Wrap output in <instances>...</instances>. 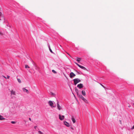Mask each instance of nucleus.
<instances>
[{
  "label": "nucleus",
  "mask_w": 134,
  "mask_h": 134,
  "mask_svg": "<svg viewBox=\"0 0 134 134\" xmlns=\"http://www.w3.org/2000/svg\"><path fill=\"white\" fill-rule=\"evenodd\" d=\"M79 98L82 100L85 103H88V101L81 94L78 95Z\"/></svg>",
  "instance_id": "1"
},
{
  "label": "nucleus",
  "mask_w": 134,
  "mask_h": 134,
  "mask_svg": "<svg viewBox=\"0 0 134 134\" xmlns=\"http://www.w3.org/2000/svg\"><path fill=\"white\" fill-rule=\"evenodd\" d=\"M48 104L49 105L51 106L52 108H54L55 107L56 105H53V101L49 100L48 102Z\"/></svg>",
  "instance_id": "2"
},
{
  "label": "nucleus",
  "mask_w": 134,
  "mask_h": 134,
  "mask_svg": "<svg viewBox=\"0 0 134 134\" xmlns=\"http://www.w3.org/2000/svg\"><path fill=\"white\" fill-rule=\"evenodd\" d=\"M75 85L80 81V80L78 79H75L73 80Z\"/></svg>",
  "instance_id": "3"
},
{
  "label": "nucleus",
  "mask_w": 134,
  "mask_h": 134,
  "mask_svg": "<svg viewBox=\"0 0 134 134\" xmlns=\"http://www.w3.org/2000/svg\"><path fill=\"white\" fill-rule=\"evenodd\" d=\"M75 63L78 66H79L80 68L81 69H83L84 70H87V69L85 68L83 66H82L80 65L79 64H78V63H75Z\"/></svg>",
  "instance_id": "4"
},
{
  "label": "nucleus",
  "mask_w": 134,
  "mask_h": 134,
  "mask_svg": "<svg viewBox=\"0 0 134 134\" xmlns=\"http://www.w3.org/2000/svg\"><path fill=\"white\" fill-rule=\"evenodd\" d=\"M59 118L61 120H63L64 118V115H61L59 114Z\"/></svg>",
  "instance_id": "5"
},
{
  "label": "nucleus",
  "mask_w": 134,
  "mask_h": 134,
  "mask_svg": "<svg viewBox=\"0 0 134 134\" xmlns=\"http://www.w3.org/2000/svg\"><path fill=\"white\" fill-rule=\"evenodd\" d=\"M64 124L67 127H69L70 126V125L66 121H64Z\"/></svg>",
  "instance_id": "6"
},
{
  "label": "nucleus",
  "mask_w": 134,
  "mask_h": 134,
  "mask_svg": "<svg viewBox=\"0 0 134 134\" xmlns=\"http://www.w3.org/2000/svg\"><path fill=\"white\" fill-rule=\"evenodd\" d=\"M77 87L80 89H81L83 88V85L82 84L80 83L77 85Z\"/></svg>",
  "instance_id": "7"
},
{
  "label": "nucleus",
  "mask_w": 134,
  "mask_h": 134,
  "mask_svg": "<svg viewBox=\"0 0 134 134\" xmlns=\"http://www.w3.org/2000/svg\"><path fill=\"white\" fill-rule=\"evenodd\" d=\"M75 76V75L73 72H71L70 74V77L72 78Z\"/></svg>",
  "instance_id": "8"
},
{
  "label": "nucleus",
  "mask_w": 134,
  "mask_h": 134,
  "mask_svg": "<svg viewBox=\"0 0 134 134\" xmlns=\"http://www.w3.org/2000/svg\"><path fill=\"white\" fill-rule=\"evenodd\" d=\"M57 107L58 109L59 110H60L62 109V107L60 106L58 101L57 103Z\"/></svg>",
  "instance_id": "9"
},
{
  "label": "nucleus",
  "mask_w": 134,
  "mask_h": 134,
  "mask_svg": "<svg viewBox=\"0 0 134 134\" xmlns=\"http://www.w3.org/2000/svg\"><path fill=\"white\" fill-rule=\"evenodd\" d=\"M71 119L73 123H75V122L76 120L74 116H72Z\"/></svg>",
  "instance_id": "10"
},
{
  "label": "nucleus",
  "mask_w": 134,
  "mask_h": 134,
  "mask_svg": "<svg viewBox=\"0 0 134 134\" xmlns=\"http://www.w3.org/2000/svg\"><path fill=\"white\" fill-rule=\"evenodd\" d=\"M22 90L24 92H26L27 93H29V91H28L25 88H23Z\"/></svg>",
  "instance_id": "11"
},
{
  "label": "nucleus",
  "mask_w": 134,
  "mask_h": 134,
  "mask_svg": "<svg viewBox=\"0 0 134 134\" xmlns=\"http://www.w3.org/2000/svg\"><path fill=\"white\" fill-rule=\"evenodd\" d=\"M11 95H15V91L13 90H12L11 92Z\"/></svg>",
  "instance_id": "12"
},
{
  "label": "nucleus",
  "mask_w": 134,
  "mask_h": 134,
  "mask_svg": "<svg viewBox=\"0 0 134 134\" xmlns=\"http://www.w3.org/2000/svg\"><path fill=\"white\" fill-rule=\"evenodd\" d=\"M82 94L83 96H85L86 95V93H85V91H84V90L82 91Z\"/></svg>",
  "instance_id": "13"
},
{
  "label": "nucleus",
  "mask_w": 134,
  "mask_h": 134,
  "mask_svg": "<svg viewBox=\"0 0 134 134\" xmlns=\"http://www.w3.org/2000/svg\"><path fill=\"white\" fill-rule=\"evenodd\" d=\"M4 119H5L2 116L0 115V120H3Z\"/></svg>",
  "instance_id": "14"
},
{
  "label": "nucleus",
  "mask_w": 134,
  "mask_h": 134,
  "mask_svg": "<svg viewBox=\"0 0 134 134\" xmlns=\"http://www.w3.org/2000/svg\"><path fill=\"white\" fill-rule=\"evenodd\" d=\"M76 60L78 62H79L81 60V58H77L76 59Z\"/></svg>",
  "instance_id": "15"
},
{
  "label": "nucleus",
  "mask_w": 134,
  "mask_h": 134,
  "mask_svg": "<svg viewBox=\"0 0 134 134\" xmlns=\"http://www.w3.org/2000/svg\"><path fill=\"white\" fill-rule=\"evenodd\" d=\"M17 80H18V82L19 83H21V80H20V79H17Z\"/></svg>",
  "instance_id": "16"
},
{
  "label": "nucleus",
  "mask_w": 134,
  "mask_h": 134,
  "mask_svg": "<svg viewBox=\"0 0 134 134\" xmlns=\"http://www.w3.org/2000/svg\"><path fill=\"white\" fill-rule=\"evenodd\" d=\"M25 68H29L30 67L27 65H25Z\"/></svg>",
  "instance_id": "17"
},
{
  "label": "nucleus",
  "mask_w": 134,
  "mask_h": 134,
  "mask_svg": "<svg viewBox=\"0 0 134 134\" xmlns=\"http://www.w3.org/2000/svg\"><path fill=\"white\" fill-rule=\"evenodd\" d=\"M52 72L56 74L57 73V72L56 71L54 70H52Z\"/></svg>",
  "instance_id": "18"
},
{
  "label": "nucleus",
  "mask_w": 134,
  "mask_h": 134,
  "mask_svg": "<svg viewBox=\"0 0 134 134\" xmlns=\"http://www.w3.org/2000/svg\"><path fill=\"white\" fill-rule=\"evenodd\" d=\"M11 122L12 124H15L16 123V122L14 121H12Z\"/></svg>",
  "instance_id": "19"
},
{
  "label": "nucleus",
  "mask_w": 134,
  "mask_h": 134,
  "mask_svg": "<svg viewBox=\"0 0 134 134\" xmlns=\"http://www.w3.org/2000/svg\"><path fill=\"white\" fill-rule=\"evenodd\" d=\"M39 134H43V133L40 131H39L38 132Z\"/></svg>",
  "instance_id": "20"
},
{
  "label": "nucleus",
  "mask_w": 134,
  "mask_h": 134,
  "mask_svg": "<svg viewBox=\"0 0 134 134\" xmlns=\"http://www.w3.org/2000/svg\"><path fill=\"white\" fill-rule=\"evenodd\" d=\"M75 90L76 92L77 93H78L77 91H78V90L77 89V88H75Z\"/></svg>",
  "instance_id": "21"
},
{
  "label": "nucleus",
  "mask_w": 134,
  "mask_h": 134,
  "mask_svg": "<svg viewBox=\"0 0 134 134\" xmlns=\"http://www.w3.org/2000/svg\"><path fill=\"white\" fill-rule=\"evenodd\" d=\"M0 35H3V34L1 32V31H0Z\"/></svg>",
  "instance_id": "22"
},
{
  "label": "nucleus",
  "mask_w": 134,
  "mask_h": 134,
  "mask_svg": "<svg viewBox=\"0 0 134 134\" xmlns=\"http://www.w3.org/2000/svg\"><path fill=\"white\" fill-rule=\"evenodd\" d=\"M49 49L50 51L52 53V50L50 48H49Z\"/></svg>",
  "instance_id": "23"
},
{
  "label": "nucleus",
  "mask_w": 134,
  "mask_h": 134,
  "mask_svg": "<svg viewBox=\"0 0 134 134\" xmlns=\"http://www.w3.org/2000/svg\"><path fill=\"white\" fill-rule=\"evenodd\" d=\"M2 14L1 13V12H0V16H2Z\"/></svg>",
  "instance_id": "24"
},
{
  "label": "nucleus",
  "mask_w": 134,
  "mask_h": 134,
  "mask_svg": "<svg viewBox=\"0 0 134 134\" xmlns=\"http://www.w3.org/2000/svg\"><path fill=\"white\" fill-rule=\"evenodd\" d=\"M10 77V76L8 75L7 76V77H6V78H7V79H9V78Z\"/></svg>",
  "instance_id": "25"
},
{
  "label": "nucleus",
  "mask_w": 134,
  "mask_h": 134,
  "mask_svg": "<svg viewBox=\"0 0 134 134\" xmlns=\"http://www.w3.org/2000/svg\"><path fill=\"white\" fill-rule=\"evenodd\" d=\"M3 76V77H4V78H5L6 79H7V78H6V77H5V76Z\"/></svg>",
  "instance_id": "26"
},
{
  "label": "nucleus",
  "mask_w": 134,
  "mask_h": 134,
  "mask_svg": "<svg viewBox=\"0 0 134 134\" xmlns=\"http://www.w3.org/2000/svg\"><path fill=\"white\" fill-rule=\"evenodd\" d=\"M132 129H134V125L133 126V127L132 128Z\"/></svg>",
  "instance_id": "27"
},
{
  "label": "nucleus",
  "mask_w": 134,
  "mask_h": 134,
  "mask_svg": "<svg viewBox=\"0 0 134 134\" xmlns=\"http://www.w3.org/2000/svg\"><path fill=\"white\" fill-rule=\"evenodd\" d=\"M52 93V95H54V93Z\"/></svg>",
  "instance_id": "28"
},
{
  "label": "nucleus",
  "mask_w": 134,
  "mask_h": 134,
  "mask_svg": "<svg viewBox=\"0 0 134 134\" xmlns=\"http://www.w3.org/2000/svg\"><path fill=\"white\" fill-rule=\"evenodd\" d=\"M29 120H30V121H31V119L30 118H29Z\"/></svg>",
  "instance_id": "29"
},
{
  "label": "nucleus",
  "mask_w": 134,
  "mask_h": 134,
  "mask_svg": "<svg viewBox=\"0 0 134 134\" xmlns=\"http://www.w3.org/2000/svg\"><path fill=\"white\" fill-rule=\"evenodd\" d=\"M101 86H102L103 87H104V86L103 85H102V84H101Z\"/></svg>",
  "instance_id": "30"
},
{
  "label": "nucleus",
  "mask_w": 134,
  "mask_h": 134,
  "mask_svg": "<svg viewBox=\"0 0 134 134\" xmlns=\"http://www.w3.org/2000/svg\"><path fill=\"white\" fill-rule=\"evenodd\" d=\"M120 121V124H121V120H120V121Z\"/></svg>",
  "instance_id": "31"
},
{
  "label": "nucleus",
  "mask_w": 134,
  "mask_h": 134,
  "mask_svg": "<svg viewBox=\"0 0 134 134\" xmlns=\"http://www.w3.org/2000/svg\"><path fill=\"white\" fill-rule=\"evenodd\" d=\"M37 127V126H35V129H36V127Z\"/></svg>",
  "instance_id": "32"
},
{
  "label": "nucleus",
  "mask_w": 134,
  "mask_h": 134,
  "mask_svg": "<svg viewBox=\"0 0 134 134\" xmlns=\"http://www.w3.org/2000/svg\"><path fill=\"white\" fill-rule=\"evenodd\" d=\"M33 64L34 65H35L34 64V63Z\"/></svg>",
  "instance_id": "33"
}]
</instances>
